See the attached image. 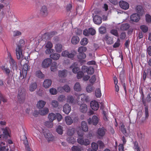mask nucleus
I'll return each instance as SVG.
<instances>
[{
	"label": "nucleus",
	"mask_w": 151,
	"mask_h": 151,
	"mask_svg": "<svg viewBox=\"0 0 151 151\" xmlns=\"http://www.w3.org/2000/svg\"><path fill=\"white\" fill-rule=\"evenodd\" d=\"M55 49L57 52H60L62 50V46L60 44H57L55 46Z\"/></svg>",
	"instance_id": "obj_32"
},
{
	"label": "nucleus",
	"mask_w": 151,
	"mask_h": 151,
	"mask_svg": "<svg viewBox=\"0 0 151 151\" xmlns=\"http://www.w3.org/2000/svg\"><path fill=\"white\" fill-rule=\"evenodd\" d=\"M74 89L75 91H79L81 89V86L80 83L78 82H76L74 86Z\"/></svg>",
	"instance_id": "obj_33"
},
{
	"label": "nucleus",
	"mask_w": 151,
	"mask_h": 151,
	"mask_svg": "<svg viewBox=\"0 0 151 151\" xmlns=\"http://www.w3.org/2000/svg\"><path fill=\"white\" fill-rule=\"evenodd\" d=\"M91 147L95 151H96L98 149V145L97 144L93 142L91 144Z\"/></svg>",
	"instance_id": "obj_59"
},
{
	"label": "nucleus",
	"mask_w": 151,
	"mask_h": 151,
	"mask_svg": "<svg viewBox=\"0 0 151 151\" xmlns=\"http://www.w3.org/2000/svg\"><path fill=\"white\" fill-rule=\"evenodd\" d=\"M135 10L137 13L141 16L142 15L144 14V10L141 6H137Z\"/></svg>",
	"instance_id": "obj_17"
},
{
	"label": "nucleus",
	"mask_w": 151,
	"mask_h": 151,
	"mask_svg": "<svg viewBox=\"0 0 151 151\" xmlns=\"http://www.w3.org/2000/svg\"><path fill=\"white\" fill-rule=\"evenodd\" d=\"M77 57L79 59H83L86 58V55L84 53H79L78 54Z\"/></svg>",
	"instance_id": "obj_50"
},
{
	"label": "nucleus",
	"mask_w": 151,
	"mask_h": 151,
	"mask_svg": "<svg viewBox=\"0 0 151 151\" xmlns=\"http://www.w3.org/2000/svg\"><path fill=\"white\" fill-rule=\"evenodd\" d=\"M13 75V73L12 75H8L6 79L7 83L10 86L12 85V76Z\"/></svg>",
	"instance_id": "obj_41"
},
{
	"label": "nucleus",
	"mask_w": 151,
	"mask_h": 151,
	"mask_svg": "<svg viewBox=\"0 0 151 151\" xmlns=\"http://www.w3.org/2000/svg\"><path fill=\"white\" fill-rule=\"evenodd\" d=\"M80 41L79 37L77 36H73L71 39V42L74 45H76Z\"/></svg>",
	"instance_id": "obj_29"
},
{
	"label": "nucleus",
	"mask_w": 151,
	"mask_h": 151,
	"mask_svg": "<svg viewBox=\"0 0 151 151\" xmlns=\"http://www.w3.org/2000/svg\"><path fill=\"white\" fill-rule=\"evenodd\" d=\"M49 112V109L45 107L40 110L39 113L41 115L44 116L47 114Z\"/></svg>",
	"instance_id": "obj_21"
},
{
	"label": "nucleus",
	"mask_w": 151,
	"mask_h": 151,
	"mask_svg": "<svg viewBox=\"0 0 151 151\" xmlns=\"http://www.w3.org/2000/svg\"><path fill=\"white\" fill-rule=\"evenodd\" d=\"M50 92L52 95H55L57 93V90L54 88H52L50 89Z\"/></svg>",
	"instance_id": "obj_58"
},
{
	"label": "nucleus",
	"mask_w": 151,
	"mask_h": 151,
	"mask_svg": "<svg viewBox=\"0 0 151 151\" xmlns=\"http://www.w3.org/2000/svg\"><path fill=\"white\" fill-rule=\"evenodd\" d=\"M131 20L132 21L137 22L140 19L139 16L138 14H134L130 17Z\"/></svg>",
	"instance_id": "obj_19"
},
{
	"label": "nucleus",
	"mask_w": 151,
	"mask_h": 151,
	"mask_svg": "<svg viewBox=\"0 0 151 151\" xmlns=\"http://www.w3.org/2000/svg\"><path fill=\"white\" fill-rule=\"evenodd\" d=\"M67 141L70 143H73L74 142V140L73 137H69L67 138Z\"/></svg>",
	"instance_id": "obj_62"
},
{
	"label": "nucleus",
	"mask_w": 151,
	"mask_h": 151,
	"mask_svg": "<svg viewBox=\"0 0 151 151\" xmlns=\"http://www.w3.org/2000/svg\"><path fill=\"white\" fill-rule=\"evenodd\" d=\"M58 102L56 100H53L51 101V105L54 108L57 107L58 106Z\"/></svg>",
	"instance_id": "obj_47"
},
{
	"label": "nucleus",
	"mask_w": 151,
	"mask_h": 151,
	"mask_svg": "<svg viewBox=\"0 0 151 151\" xmlns=\"http://www.w3.org/2000/svg\"><path fill=\"white\" fill-rule=\"evenodd\" d=\"M71 110L70 106L68 104H66L64 105L63 111L65 114H68L70 113Z\"/></svg>",
	"instance_id": "obj_18"
},
{
	"label": "nucleus",
	"mask_w": 151,
	"mask_h": 151,
	"mask_svg": "<svg viewBox=\"0 0 151 151\" xmlns=\"http://www.w3.org/2000/svg\"><path fill=\"white\" fill-rule=\"evenodd\" d=\"M53 125L52 122L50 121H47L44 123V125L49 128H52Z\"/></svg>",
	"instance_id": "obj_45"
},
{
	"label": "nucleus",
	"mask_w": 151,
	"mask_h": 151,
	"mask_svg": "<svg viewBox=\"0 0 151 151\" xmlns=\"http://www.w3.org/2000/svg\"><path fill=\"white\" fill-rule=\"evenodd\" d=\"M119 78L121 84L124 88L125 93H126L127 92V90L126 85L127 82L125 78L124 71L122 70L120 74Z\"/></svg>",
	"instance_id": "obj_5"
},
{
	"label": "nucleus",
	"mask_w": 151,
	"mask_h": 151,
	"mask_svg": "<svg viewBox=\"0 0 151 151\" xmlns=\"http://www.w3.org/2000/svg\"><path fill=\"white\" fill-rule=\"evenodd\" d=\"M81 99L82 101V102L84 101H87L89 99V97L88 96H86V95L84 94H81L79 95L77 99V101L79 102V99Z\"/></svg>",
	"instance_id": "obj_15"
},
{
	"label": "nucleus",
	"mask_w": 151,
	"mask_h": 151,
	"mask_svg": "<svg viewBox=\"0 0 151 151\" xmlns=\"http://www.w3.org/2000/svg\"><path fill=\"white\" fill-rule=\"evenodd\" d=\"M45 47L48 49H51L53 47L52 43L50 41H47L45 44Z\"/></svg>",
	"instance_id": "obj_52"
},
{
	"label": "nucleus",
	"mask_w": 151,
	"mask_h": 151,
	"mask_svg": "<svg viewBox=\"0 0 151 151\" xmlns=\"http://www.w3.org/2000/svg\"><path fill=\"white\" fill-rule=\"evenodd\" d=\"M65 120L66 124L68 125L71 124L73 122V121L71 117L69 116L65 117Z\"/></svg>",
	"instance_id": "obj_34"
},
{
	"label": "nucleus",
	"mask_w": 151,
	"mask_h": 151,
	"mask_svg": "<svg viewBox=\"0 0 151 151\" xmlns=\"http://www.w3.org/2000/svg\"><path fill=\"white\" fill-rule=\"evenodd\" d=\"M26 95V92L24 89H20L19 91L18 96V101L19 103H23L25 101Z\"/></svg>",
	"instance_id": "obj_2"
},
{
	"label": "nucleus",
	"mask_w": 151,
	"mask_h": 151,
	"mask_svg": "<svg viewBox=\"0 0 151 151\" xmlns=\"http://www.w3.org/2000/svg\"><path fill=\"white\" fill-rule=\"evenodd\" d=\"M46 104V102L42 100H40L38 101L36 106L39 109L42 108Z\"/></svg>",
	"instance_id": "obj_26"
},
{
	"label": "nucleus",
	"mask_w": 151,
	"mask_h": 151,
	"mask_svg": "<svg viewBox=\"0 0 151 151\" xmlns=\"http://www.w3.org/2000/svg\"><path fill=\"white\" fill-rule=\"evenodd\" d=\"M88 31L89 35H93L96 34V30L92 28H89L88 29Z\"/></svg>",
	"instance_id": "obj_56"
},
{
	"label": "nucleus",
	"mask_w": 151,
	"mask_h": 151,
	"mask_svg": "<svg viewBox=\"0 0 151 151\" xmlns=\"http://www.w3.org/2000/svg\"><path fill=\"white\" fill-rule=\"evenodd\" d=\"M121 126L120 129L122 132L124 134L127 133V131L125 128V126L122 123H120Z\"/></svg>",
	"instance_id": "obj_42"
},
{
	"label": "nucleus",
	"mask_w": 151,
	"mask_h": 151,
	"mask_svg": "<svg viewBox=\"0 0 151 151\" xmlns=\"http://www.w3.org/2000/svg\"><path fill=\"white\" fill-rule=\"evenodd\" d=\"M105 40L108 44H111L114 42L113 38L109 37L107 34L105 36Z\"/></svg>",
	"instance_id": "obj_27"
},
{
	"label": "nucleus",
	"mask_w": 151,
	"mask_h": 151,
	"mask_svg": "<svg viewBox=\"0 0 151 151\" xmlns=\"http://www.w3.org/2000/svg\"><path fill=\"white\" fill-rule=\"evenodd\" d=\"M29 66L27 64H25L24 65L22 71L20 72V76L19 77V82L22 83L21 80L26 77L27 71L29 70Z\"/></svg>",
	"instance_id": "obj_3"
},
{
	"label": "nucleus",
	"mask_w": 151,
	"mask_h": 151,
	"mask_svg": "<svg viewBox=\"0 0 151 151\" xmlns=\"http://www.w3.org/2000/svg\"><path fill=\"white\" fill-rule=\"evenodd\" d=\"M134 148L135 151H140L139 147L138 146V144L137 142L135 141L134 143Z\"/></svg>",
	"instance_id": "obj_54"
},
{
	"label": "nucleus",
	"mask_w": 151,
	"mask_h": 151,
	"mask_svg": "<svg viewBox=\"0 0 151 151\" xmlns=\"http://www.w3.org/2000/svg\"><path fill=\"white\" fill-rule=\"evenodd\" d=\"M3 134L6 138H8V137H10L9 134L8 133V131L6 129H3Z\"/></svg>",
	"instance_id": "obj_46"
},
{
	"label": "nucleus",
	"mask_w": 151,
	"mask_h": 151,
	"mask_svg": "<svg viewBox=\"0 0 151 151\" xmlns=\"http://www.w3.org/2000/svg\"><path fill=\"white\" fill-rule=\"evenodd\" d=\"M60 57V55L57 53H54L50 55V58L54 60H58Z\"/></svg>",
	"instance_id": "obj_31"
},
{
	"label": "nucleus",
	"mask_w": 151,
	"mask_h": 151,
	"mask_svg": "<svg viewBox=\"0 0 151 151\" xmlns=\"http://www.w3.org/2000/svg\"><path fill=\"white\" fill-rule=\"evenodd\" d=\"M56 132L60 134H62L63 133V127L58 126L56 129Z\"/></svg>",
	"instance_id": "obj_48"
},
{
	"label": "nucleus",
	"mask_w": 151,
	"mask_h": 151,
	"mask_svg": "<svg viewBox=\"0 0 151 151\" xmlns=\"http://www.w3.org/2000/svg\"><path fill=\"white\" fill-rule=\"evenodd\" d=\"M48 117L50 121L52 122L56 118V114L52 113H50L49 114Z\"/></svg>",
	"instance_id": "obj_30"
},
{
	"label": "nucleus",
	"mask_w": 151,
	"mask_h": 151,
	"mask_svg": "<svg viewBox=\"0 0 151 151\" xmlns=\"http://www.w3.org/2000/svg\"><path fill=\"white\" fill-rule=\"evenodd\" d=\"M95 94L97 97L99 98L101 96V91L99 88L96 89L95 91Z\"/></svg>",
	"instance_id": "obj_44"
},
{
	"label": "nucleus",
	"mask_w": 151,
	"mask_h": 151,
	"mask_svg": "<svg viewBox=\"0 0 151 151\" xmlns=\"http://www.w3.org/2000/svg\"><path fill=\"white\" fill-rule=\"evenodd\" d=\"M81 127L83 131L85 132L88 131V127L86 122L85 121L82 122L81 123Z\"/></svg>",
	"instance_id": "obj_20"
},
{
	"label": "nucleus",
	"mask_w": 151,
	"mask_h": 151,
	"mask_svg": "<svg viewBox=\"0 0 151 151\" xmlns=\"http://www.w3.org/2000/svg\"><path fill=\"white\" fill-rule=\"evenodd\" d=\"M140 29L144 32H146L148 30V27L145 25H142L140 26Z\"/></svg>",
	"instance_id": "obj_60"
},
{
	"label": "nucleus",
	"mask_w": 151,
	"mask_h": 151,
	"mask_svg": "<svg viewBox=\"0 0 151 151\" xmlns=\"http://www.w3.org/2000/svg\"><path fill=\"white\" fill-rule=\"evenodd\" d=\"M99 32L101 34H105L106 32V29L105 27L101 26L99 28Z\"/></svg>",
	"instance_id": "obj_36"
},
{
	"label": "nucleus",
	"mask_w": 151,
	"mask_h": 151,
	"mask_svg": "<svg viewBox=\"0 0 151 151\" xmlns=\"http://www.w3.org/2000/svg\"><path fill=\"white\" fill-rule=\"evenodd\" d=\"M37 85L36 83H32L29 86V90L31 92L34 91L37 88Z\"/></svg>",
	"instance_id": "obj_28"
},
{
	"label": "nucleus",
	"mask_w": 151,
	"mask_h": 151,
	"mask_svg": "<svg viewBox=\"0 0 151 151\" xmlns=\"http://www.w3.org/2000/svg\"><path fill=\"white\" fill-rule=\"evenodd\" d=\"M90 105L91 108L94 111L97 110L99 107V104L98 102L95 100L91 101Z\"/></svg>",
	"instance_id": "obj_10"
},
{
	"label": "nucleus",
	"mask_w": 151,
	"mask_h": 151,
	"mask_svg": "<svg viewBox=\"0 0 151 151\" xmlns=\"http://www.w3.org/2000/svg\"><path fill=\"white\" fill-rule=\"evenodd\" d=\"M23 138L22 137L21 139H22V140L23 141V143L24 144L25 147V148L27 147V146H28V147H29V145L28 144V140L27 139V138L26 136L24 135L23 136Z\"/></svg>",
	"instance_id": "obj_39"
},
{
	"label": "nucleus",
	"mask_w": 151,
	"mask_h": 151,
	"mask_svg": "<svg viewBox=\"0 0 151 151\" xmlns=\"http://www.w3.org/2000/svg\"><path fill=\"white\" fill-rule=\"evenodd\" d=\"M67 73V71L66 70L59 71L58 72V76L61 78L65 77L66 76Z\"/></svg>",
	"instance_id": "obj_35"
},
{
	"label": "nucleus",
	"mask_w": 151,
	"mask_h": 151,
	"mask_svg": "<svg viewBox=\"0 0 151 151\" xmlns=\"http://www.w3.org/2000/svg\"><path fill=\"white\" fill-rule=\"evenodd\" d=\"M76 132L75 129L74 128H72L69 129L67 131V134L68 135L72 136Z\"/></svg>",
	"instance_id": "obj_40"
},
{
	"label": "nucleus",
	"mask_w": 151,
	"mask_h": 151,
	"mask_svg": "<svg viewBox=\"0 0 151 151\" xmlns=\"http://www.w3.org/2000/svg\"><path fill=\"white\" fill-rule=\"evenodd\" d=\"M58 100L59 101H63L65 100V97L63 95H60L58 97Z\"/></svg>",
	"instance_id": "obj_61"
},
{
	"label": "nucleus",
	"mask_w": 151,
	"mask_h": 151,
	"mask_svg": "<svg viewBox=\"0 0 151 151\" xmlns=\"http://www.w3.org/2000/svg\"><path fill=\"white\" fill-rule=\"evenodd\" d=\"M110 33L116 37H118L119 36L118 31L116 29H112L111 30Z\"/></svg>",
	"instance_id": "obj_51"
},
{
	"label": "nucleus",
	"mask_w": 151,
	"mask_h": 151,
	"mask_svg": "<svg viewBox=\"0 0 151 151\" xmlns=\"http://www.w3.org/2000/svg\"><path fill=\"white\" fill-rule=\"evenodd\" d=\"M66 101L67 102L71 104H74L75 102L74 97L71 95H69L67 96Z\"/></svg>",
	"instance_id": "obj_24"
},
{
	"label": "nucleus",
	"mask_w": 151,
	"mask_h": 151,
	"mask_svg": "<svg viewBox=\"0 0 151 151\" xmlns=\"http://www.w3.org/2000/svg\"><path fill=\"white\" fill-rule=\"evenodd\" d=\"M146 21L149 23H151V16L149 14H146L145 15Z\"/></svg>",
	"instance_id": "obj_57"
},
{
	"label": "nucleus",
	"mask_w": 151,
	"mask_h": 151,
	"mask_svg": "<svg viewBox=\"0 0 151 151\" xmlns=\"http://www.w3.org/2000/svg\"><path fill=\"white\" fill-rule=\"evenodd\" d=\"M97 133L98 135L101 137H103L105 134V131L104 128H99L97 130Z\"/></svg>",
	"instance_id": "obj_23"
},
{
	"label": "nucleus",
	"mask_w": 151,
	"mask_h": 151,
	"mask_svg": "<svg viewBox=\"0 0 151 151\" xmlns=\"http://www.w3.org/2000/svg\"><path fill=\"white\" fill-rule=\"evenodd\" d=\"M52 81L50 79L45 80L43 83V86L45 88L49 87L52 84Z\"/></svg>",
	"instance_id": "obj_22"
},
{
	"label": "nucleus",
	"mask_w": 151,
	"mask_h": 151,
	"mask_svg": "<svg viewBox=\"0 0 151 151\" xmlns=\"http://www.w3.org/2000/svg\"><path fill=\"white\" fill-rule=\"evenodd\" d=\"M129 27L130 26L128 24H122L120 25V29L122 31H126L128 29Z\"/></svg>",
	"instance_id": "obj_25"
},
{
	"label": "nucleus",
	"mask_w": 151,
	"mask_h": 151,
	"mask_svg": "<svg viewBox=\"0 0 151 151\" xmlns=\"http://www.w3.org/2000/svg\"><path fill=\"white\" fill-rule=\"evenodd\" d=\"M88 43V40L86 38L83 39L81 41V44L83 45H86Z\"/></svg>",
	"instance_id": "obj_55"
},
{
	"label": "nucleus",
	"mask_w": 151,
	"mask_h": 151,
	"mask_svg": "<svg viewBox=\"0 0 151 151\" xmlns=\"http://www.w3.org/2000/svg\"><path fill=\"white\" fill-rule=\"evenodd\" d=\"M96 76L95 75H93L89 80L90 83L93 84L96 81Z\"/></svg>",
	"instance_id": "obj_63"
},
{
	"label": "nucleus",
	"mask_w": 151,
	"mask_h": 151,
	"mask_svg": "<svg viewBox=\"0 0 151 151\" xmlns=\"http://www.w3.org/2000/svg\"><path fill=\"white\" fill-rule=\"evenodd\" d=\"M36 75L37 77L40 78H42L44 77V75L40 71H37Z\"/></svg>",
	"instance_id": "obj_53"
},
{
	"label": "nucleus",
	"mask_w": 151,
	"mask_h": 151,
	"mask_svg": "<svg viewBox=\"0 0 151 151\" xmlns=\"http://www.w3.org/2000/svg\"><path fill=\"white\" fill-rule=\"evenodd\" d=\"M63 89L66 92H68L70 91V87L67 85H65L62 87H59L58 88V90Z\"/></svg>",
	"instance_id": "obj_37"
},
{
	"label": "nucleus",
	"mask_w": 151,
	"mask_h": 151,
	"mask_svg": "<svg viewBox=\"0 0 151 151\" xmlns=\"http://www.w3.org/2000/svg\"><path fill=\"white\" fill-rule=\"evenodd\" d=\"M88 123L89 124H93L94 125H96L99 122V119L96 116H93L92 119L89 118L87 120Z\"/></svg>",
	"instance_id": "obj_8"
},
{
	"label": "nucleus",
	"mask_w": 151,
	"mask_h": 151,
	"mask_svg": "<svg viewBox=\"0 0 151 151\" xmlns=\"http://www.w3.org/2000/svg\"><path fill=\"white\" fill-rule=\"evenodd\" d=\"M80 111L82 113H86L88 110V107L86 104H82L80 105L79 108Z\"/></svg>",
	"instance_id": "obj_13"
},
{
	"label": "nucleus",
	"mask_w": 151,
	"mask_h": 151,
	"mask_svg": "<svg viewBox=\"0 0 151 151\" xmlns=\"http://www.w3.org/2000/svg\"><path fill=\"white\" fill-rule=\"evenodd\" d=\"M77 142L81 145H87L90 143V141L88 139H84L83 137H78Z\"/></svg>",
	"instance_id": "obj_7"
},
{
	"label": "nucleus",
	"mask_w": 151,
	"mask_h": 151,
	"mask_svg": "<svg viewBox=\"0 0 151 151\" xmlns=\"http://www.w3.org/2000/svg\"><path fill=\"white\" fill-rule=\"evenodd\" d=\"M76 54V52L74 50L69 51L68 50H65L62 52L61 55L63 57L68 58L73 60Z\"/></svg>",
	"instance_id": "obj_4"
},
{
	"label": "nucleus",
	"mask_w": 151,
	"mask_h": 151,
	"mask_svg": "<svg viewBox=\"0 0 151 151\" xmlns=\"http://www.w3.org/2000/svg\"><path fill=\"white\" fill-rule=\"evenodd\" d=\"M43 134L45 137L48 141H52L54 139V137L50 131L47 129L43 130Z\"/></svg>",
	"instance_id": "obj_6"
},
{
	"label": "nucleus",
	"mask_w": 151,
	"mask_h": 151,
	"mask_svg": "<svg viewBox=\"0 0 151 151\" xmlns=\"http://www.w3.org/2000/svg\"><path fill=\"white\" fill-rule=\"evenodd\" d=\"M93 20L94 22L97 25L100 24L102 23L101 17L99 15L94 16L93 17Z\"/></svg>",
	"instance_id": "obj_12"
},
{
	"label": "nucleus",
	"mask_w": 151,
	"mask_h": 151,
	"mask_svg": "<svg viewBox=\"0 0 151 151\" xmlns=\"http://www.w3.org/2000/svg\"><path fill=\"white\" fill-rule=\"evenodd\" d=\"M25 47L24 40L23 39L20 40L17 45L16 49V55L17 59L21 60H23L22 51Z\"/></svg>",
	"instance_id": "obj_1"
},
{
	"label": "nucleus",
	"mask_w": 151,
	"mask_h": 151,
	"mask_svg": "<svg viewBox=\"0 0 151 151\" xmlns=\"http://www.w3.org/2000/svg\"><path fill=\"white\" fill-rule=\"evenodd\" d=\"M10 62L13 70H16L17 69V65L16 62L13 59L12 57H9Z\"/></svg>",
	"instance_id": "obj_16"
},
{
	"label": "nucleus",
	"mask_w": 151,
	"mask_h": 151,
	"mask_svg": "<svg viewBox=\"0 0 151 151\" xmlns=\"http://www.w3.org/2000/svg\"><path fill=\"white\" fill-rule=\"evenodd\" d=\"M52 60L50 58L45 59L42 63V67L44 68L49 67L52 63Z\"/></svg>",
	"instance_id": "obj_9"
},
{
	"label": "nucleus",
	"mask_w": 151,
	"mask_h": 151,
	"mask_svg": "<svg viewBox=\"0 0 151 151\" xmlns=\"http://www.w3.org/2000/svg\"><path fill=\"white\" fill-rule=\"evenodd\" d=\"M87 50L86 47L84 46H81L78 48V51L79 53H83L86 52Z\"/></svg>",
	"instance_id": "obj_43"
},
{
	"label": "nucleus",
	"mask_w": 151,
	"mask_h": 151,
	"mask_svg": "<svg viewBox=\"0 0 151 151\" xmlns=\"http://www.w3.org/2000/svg\"><path fill=\"white\" fill-rule=\"evenodd\" d=\"M51 63L52 64L50 67L51 70V71L54 72L57 70V63L55 62H53Z\"/></svg>",
	"instance_id": "obj_38"
},
{
	"label": "nucleus",
	"mask_w": 151,
	"mask_h": 151,
	"mask_svg": "<svg viewBox=\"0 0 151 151\" xmlns=\"http://www.w3.org/2000/svg\"><path fill=\"white\" fill-rule=\"evenodd\" d=\"M119 4L120 7L122 8L125 10L128 9L129 7V4L127 2L124 1H120Z\"/></svg>",
	"instance_id": "obj_14"
},
{
	"label": "nucleus",
	"mask_w": 151,
	"mask_h": 151,
	"mask_svg": "<svg viewBox=\"0 0 151 151\" xmlns=\"http://www.w3.org/2000/svg\"><path fill=\"white\" fill-rule=\"evenodd\" d=\"M71 149L72 151H81L80 148L76 146H73Z\"/></svg>",
	"instance_id": "obj_64"
},
{
	"label": "nucleus",
	"mask_w": 151,
	"mask_h": 151,
	"mask_svg": "<svg viewBox=\"0 0 151 151\" xmlns=\"http://www.w3.org/2000/svg\"><path fill=\"white\" fill-rule=\"evenodd\" d=\"M48 11L47 7L45 6H42L40 10V14L43 17L47 16L48 14Z\"/></svg>",
	"instance_id": "obj_11"
},
{
	"label": "nucleus",
	"mask_w": 151,
	"mask_h": 151,
	"mask_svg": "<svg viewBox=\"0 0 151 151\" xmlns=\"http://www.w3.org/2000/svg\"><path fill=\"white\" fill-rule=\"evenodd\" d=\"M94 72L93 68L91 66L88 67L87 73L88 74L91 75L93 74Z\"/></svg>",
	"instance_id": "obj_49"
}]
</instances>
